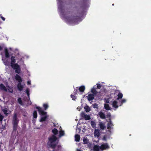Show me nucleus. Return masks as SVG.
Listing matches in <instances>:
<instances>
[{
    "mask_svg": "<svg viewBox=\"0 0 151 151\" xmlns=\"http://www.w3.org/2000/svg\"><path fill=\"white\" fill-rule=\"evenodd\" d=\"M19 120L17 118V114L15 113L14 114L13 117L12 123L13 124V129L14 131H16L18 127Z\"/></svg>",
    "mask_w": 151,
    "mask_h": 151,
    "instance_id": "7ed1b4c3",
    "label": "nucleus"
},
{
    "mask_svg": "<svg viewBox=\"0 0 151 151\" xmlns=\"http://www.w3.org/2000/svg\"><path fill=\"white\" fill-rule=\"evenodd\" d=\"M80 136L78 134H76L75 136V140L76 142H79L80 140Z\"/></svg>",
    "mask_w": 151,
    "mask_h": 151,
    "instance_id": "aec40b11",
    "label": "nucleus"
},
{
    "mask_svg": "<svg viewBox=\"0 0 151 151\" xmlns=\"http://www.w3.org/2000/svg\"><path fill=\"white\" fill-rule=\"evenodd\" d=\"M104 108L105 109L107 110H110V107L109 105L108 104H105L104 105Z\"/></svg>",
    "mask_w": 151,
    "mask_h": 151,
    "instance_id": "bb28decb",
    "label": "nucleus"
},
{
    "mask_svg": "<svg viewBox=\"0 0 151 151\" xmlns=\"http://www.w3.org/2000/svg\"><path fill=\"white\" fill-rule=\"evenodd\" d=\"M94 136L99 137L100 135L99 131L98 129H95L94 132Z\"/></svg>",
    "mask_w": 151,
    "mask_h": 151,
    "instance_id": "2eb2a0df",
    "label": "nucleus"
},
{
    "mask_svg": "<svg viewBox=\"0 0 151 151\" xmlns=\"http://www.w3.org/2000/svg\"><path fill=\"white\" fill-rule=\"evenodd\" d=\"M15 79L18 82V83H21L22 81V78L17 74L15 76Z\"/></svg>",
    "mask_w": 151,
    "mask_h": 151,
    "instance_id": "0eeeda50",
    "label": "nucleus"
},
{
    "mask_svg": "<svg viewBox=\"0 0 151 151\" xmlns=\"http://www.w3.org/2000/svg\"><path fill=\"white\" fill-rule=\"evenodd\" d=\"M126 101V100L124 99H123L121 101V103L122 104L123 103H125Z\"/></svg>",
    "mask_w": 151,
    "mask_h": 151,
    "instance_id": "c03bdc74",
    "label": "nucleus"
},
{
    "mask_svg": "<svg viewBox=\"0 0 151 151\" xmlns=\"http://www.w3.org/2000/svg\"><path fill=\"white\" fill-rule=\"evenodd\" d=\"M0 89L2 90H4L5 91H7V89L3 84H0Z\"/></svg>",
    "mask_w": 151,
    "mask_h": 151,
    "instance_id": "f3484780",
    "label": "nucleus"
},
{
    "mask_svg": "<svg viewBox=\"0 0 151 151\" xmlns=\"http://www.w3.org/2000/svg\"><path fill=\"white\" fill-rule=\"evenodd\" d=\"M36 108L38 110L40 115L42 116H47V112L42 110L40 107L39 106H37Z\"/></svg>",
    "mask_w": 151,
    "mask_h": 151,
    "instance_id": "39448f33",
    "label": "nucleus"
},
{
    "mask_svg": "<svg viewBox=\"0 0 151 151\" xmlns=\"http://www.w3.org/2000/svg\"><path fill=\"white\" fill-rule=\"evenodd\" d=\"M83 141L84 144H87L89 142L88 139L86 137H84Z\"/></svg>",
    "mask_w": 151,
    "mask_h": 151,
    "instance_id": "5701e85b",
    "label": "nucleus"
},
{
    "mask_svg": "<svg viewBox=\"0 0 151 151\" xmlns=\"http://www.w3.org/2000/svg\"><path fill=\"white\" fill-rule=\"evenodd\" d=\"M93 107L94 108H96L98 109V104L96 103H94L93 104Z\"/></svg>",
    "mask_w": 151,
    "mask_h": 151,
    "instance_id": "c9c22d12",
    "label": "nucleus"
},
{
    "mask_svg": "<svg viewBox=\"0 0 151 151\" xmlns=\"http://www.w3.org/2000/svg\"><path fill=\"white\" fill-rule=\"evenodd\" d=\"M106 117L109 118V120H111V114L109 113L106 115Z\"/></svg>",
    "mask_w": 151,
    "mask_h": 151,
    "instance_id": "72a5a7b5",
    "label": "nucleus"
},
{
    "mask_svg": "<svg viewBox=\"0 0 151 151\" xmlns=\"http://www.w3.org/2000/svg\"><path fill=\"white\" fill-rule=\"evenodd\" d=\"M99 125L100 128L101 129H104V128L105 127L104 125V124L102 123V122H101L100 123Z\"/></svg>",
    "mask_w": 151,
    "mask_h": 151,
    "instance_id": "4be33fe9",
    "label": "nucleus"
},
{
    "mask_svg": "<svg viewBox=\"0 0 151 151\" xmlns=\"http://www.w3.org/2000/svg\"><path fill=\"white\" fill-rule=\"evenodd\" d=\"M74 92L73 93L74 95H76L78 93V89H75L74 90Z\"/></svg>",
    "mask_w": 151,
    "mask_h": 151,
    "instance_id": "e433bc0d",
    "label": "nucleus"
},
{
    "mask_svg": "<svg viewBox=\"0 0 151 151\" xmlns=\"http://www.w3.org/2000/svg\"><path fill=\"white\" fill-rule=\"evenodd\" d=\"M85 88L84 86H82L79 87L78 88V90H79V91L80 92L82 93L83 92L85 91Z\"/></svg>",
    "mask_w": 151,
    "mask_h": 151,
    "instance_id": "dca6fc26",
    "label": "nucleus"
},
{
    "mask_svg": "<svg viewBox=\"0 0 151 151\" xmlns=\"http://www.w3.org/2000/svg\"><path fill=\"white\" fill-rule=\"evenodd\" d=\"M1 110L5 114L7 115L8 114L7 113L9 110L8 107L5 106L1 107Z\"/></svg>",
    "mask_w": 151,
    "mask_h": 151,
    "instance_id": "1a4fd4ad",
    "label": "nucleus"
},
{
    "mask_svg": "<svg viewBox=\"0 0 151 151\" xmlns=\"http://www.w3.org/2000/svg\"><path fill=\"white\" fill-rule=\"evenodd\" d=\"M109 146L108 144L107 143H104L102 144L100 146H99V148L101 150H105L106 149H109Z\"/></svg>",
    "mask_w": 151,
    "mask_h": 151,
    "instance_id": "423d86ee",
    "label": "nucleus"
},
{
    "mask_svg": "<svg viewBox=\"0 0 151 151\" xmlns=\"http://www.w3.org/2000/svg\"><path fill=\"white\" fill-rule=\"evenodd\" d=\"M4 52L5 54V56L6 58H9L10 56L8 50L6 48L4 49Z\"/></svg>",
    "mask_w": 151,
    "mask_h": 151,
    "instance_id": "4468645a",
    "label": "nucleus"
},
{
    "mask_svg": "<svg viewBox=\"0 0 151 151\" xmlns=\"http://www.w3.org/2000/svg\"><path fill=\"white\" fill-rule=\"evenodd\" d=\"M102 139L103 140L106 141L107 140V136L106 135H104Z\"/></svg>",
    "mask_w": 151,
    "mask_h": 151,
    "instance_id": "a19ab883",
    "label": "nucleus"
},
{
    "mask_svg": "<svg viewBox=\"0 0 151 151\" xmlns=\"http://www.w3.org/2000/svg\"><path fill=\"white\" fill-rule=\"evenodd\" d=\"M75 95L73 94H71L70 95L71 98L72 99V100H75L76 99L77 97L76 96H75Z\"/></svg>",
    "mask_w": 151,
    "mask_h": 151,
    "instance_id": "7c9ffc66",
    "label": "nucleus"
},
{
    "mask_svg": "<svg viewBox=\"0 0 151 151\" xmlns=\"http://www.w3.org/2000/svg\"><path fill=\"white\" fill-rule=\"evenodd\" d=\"M11 66L14 70H15V72L17 74H19L21 72V69L20 66L17 63L11 65Z\"/></svg>",
    "mask_w": 151,
    "mask_h": 151,
    "instance_id": "20e7f679",
    "label": "nucleus"
},
{
    "mask_svg": "<svg viewBox=\"0 0 151 151\" xmlns=\"http://www.w3.org/2000/svg\"><path fill=\"white\" fill-rule=\"evenodd\" d=\"M86 115L85 113L83 112H82L81 114V116L83 118H84Z\"/></svg>",
    "mask_w": 151,
    "mask_h": 151,
    "instance_id": "58836bf2",
    "label": "nucleus"
},
{
    "mask_svg": "<svg viewBox=\"0 0 151 151\" xmlns=\"http://www.w3.org/2000/svg\"><path fill=\"white\" fill-rule=\"evenodd\" d=\"M52 132L54 134L48 138L47 144V147L48 149L51 148L52 149V151H59L61 148L60 145H58L56 142L58 138L56 135L58 134V131L55 128L52 130Z\"/></svg>",
    "mask_w": 151,
    "mask_h": 151,
    "instance_id": "f03ea898",
    "label": "nucleus"
},
{
    "mask_svg": "<svg viewBox=\"0 0 151 151\" xmlns=\"http://www.w3.org/2000/svg\"><path fill=\"white\" fill-rule=\"evenodd\" d=\"M33 117L35 118H36L37 117V112L36 111H34L33 113Z\"/></svg>",
    "mask_w": 151,
    "mask_h": 151,
    "instance_id": "c756f323",
    "label": "nucleus"
},
{
    "mask_svg": "<svg viewBox=\"0 0 151 151\" xmlns=\"http://www.w3.org/2000/svg\"><path fill=\"white\" fill-rule=\"evenodd\" d=\"M118 97L117 99V100L119 99H121L123 97V94L122 93L119 92L118 95Z\"/></svg>",
    "mask_w": 151,
    "mask_h": 151,
    "instance_id": "b1692460",
    "label": "nucleus"
},
{
    "mask_svg": "<svg viewBox=\"0 0 151 151\" xmlns=\"http://www.w3.org/2000/svg\"><path fill=\"white\" fill-rule=\"evenodd\" d=\"M3 118L4 116L1 114H0V122H1L2 121Z\"/></svg>",
    "mask_w": 151,
    "mask_h": 151,
    "instance_id": "37998d69",
    "label": "nucleus"
},
{
    "mask_svg": "<svg viewBox=\"0 0 151 151\" xmlns=\"http://www.w3.org/2000/svg\"><path fill=\"white\" fill-rule=\"evenodd\" d=\"M27 84L28 85L30 84V81H28L27 82Z\"/></svg>",
    "mask_w": 151,
    "mask_h": 151,
    "instance_id": "de8ad7c7",
    "label": "nucleus"
},
{
    "mask_svg": "<svg viewBox=\"0 0 151 151\" xmlns=\"http://www.w3.org/2000/svg\"><path fill=\"white\" fill-rule=\"evenodd\" d=\"M98 114L99 115L100 118L102 119H105L106 116L105 114L102 111H101L99 112Z\"/></svg>",
    "mask_w": 151,
    "mask_h": 151,
    "instance_id": "9d476101",
    "label": "nucleus"
},
{
    "mask_svg": "<svg viewBox=\"0 0 151 151\" xmlns=\"http://www.w3.org/2000/svg\"><path fill=\"white\" fill-rule=\"evenodd\" d=\"M0 17L1 18L3 21H4L5 20V18L3 17L1 15H0Z\"/></svg>",
    "mask_w": 151,
    "mask_h": 151,
    "instance_id": "a18cd8bd",
    "label": "nucleus"
},
{
    "mask_svg": "<svg viewBox=\"0 0 151 151\" xmlns=\"http://www.w3.org/2000/svg\"><path fill=\"white\" fill-rule=\"evenodd\" d=\"M18 103L20 104H22V103L21 99L20 98L18 99Z\"/></svg>",
    "mask_w": 151,
    "mask_h": 151,
    "instance_id": "ea45409f",
    "label": "nucleus"
},
{
    "mask_svg": "<svg viewBox=\"0 0 151 151\" xmlns=\"http://www.w3.org/2000/svg\"><path fill=\"white\" fill-rule=\"evenodd\" d=\"M88 1V0H82L78 3V4L80 6L81 9H82V11L80 12L78 10H77L76 16L65 17V18L67 23L75 24L81 21V18L85 13L84 10L87 6Z\"/></svg>",
    "mask_w": 151,
    "mask_h": 151,
    "instance_id": "f257e3e1",
    "label": "nucleus"
},
{
    "mask_svg": "<svg viewBox=\"0 0 151 151\" xmlns=\"http://www.w3.org/2000/svg\"><path fill=\"white\" fill-rule=\"evenodd\" d=\"M113 126L112 122L111 120H109L107 123V128L108 129H111V127Z\"/></svg>",
    "mask_w": 151,
    "mask_h": 151,
    "instance_id": "f8f14e48",
    "label": "nucleus"
},
{
    "mask_svg": "<svg viewBox=\"0 0 151 151\" xmlns=\"http://www.w3.org/2000/svg\"><path fill=\"white\" fill-rule=\"evenodd\" d=\"M95 95L93 94H89L88 96H86L87 99L89 101H92L93 100L95 97Z\"/></svg>",
    "mask_w": 151,
    "mask_h": 151,
    "instance_id": "6e6552de",
    "label": "nucleus"
},
{
    "mask_svg": "<svg viewBox=\"0 0 151 151\" xmlns=\"http://www.w3.org/2000/svg\"><path fill=\"white\" fill-rule=\"evenodd\" d=\"M112 106L113 107L116 108H117L118 106L117 105V102L116 101H113L112 103Z\"/></svg>",
    "mask_w": 151,
    "mask_h": 151,
    "instance_id": "a211bd4d",
    "label": "nucleus"
},
{
    "mask_svg": "<svg viewBox=\"0 0 151 151\" xmlns=\"http://www.w3.org/2000/svg\"><path fill=\"white\" fill-rule=\"evenodd\" d=\"M2 60L3 61L4 65H8V62L7 61H5L3 59H2Z\"/></svg>",
    "mask_w": 151,
    "mask_h": 151,
    "instance_id": "79ce46f5",
    "label": "nucleus"
},
{
    "mask_svg": "<svg viewBox=\"0 0 151 151\" xmlns=\"http://www.w3.org/2000/svg\"><path fill=\"white\" fill-rule=\"evenodd\" d=\"M2 49V47L0 45V51H1Z\"/></svg>",
    "mask_w": 151,
    "mask_h": 151,
    "instance_id": "49530a36",
    "label": "nucleus"
},
{
    "mask_svg": "<svg viewBox=\"0 0 151 151\" xmlns=\"http://www.w3.org/2000/svg\"><path fill=\"white\" fill-rule=\"evenodd\" d=\"M106 103H109V101L108 100H106Z\"/></svg>",
    "mask_w": 151,
    "mask_h": 151,
    "instance_id": "09e8293b",
    "label": "nucleus"
},
{
    "mask_svg": "<svg viewBox=\"0 0 151 151\" xmlns=\"http://www.w3.org/2000/svg\"><path fill=\"white\" fill-rule=\"evenodd\" d=\"M64 132L63 130H61L59 131V137H60L64 135Z\"/></svg>",
    "mask_w": 151,
    "mask_h": 151,
    "instance_id": "cd10ccee",
    "label": "nucleus"
},
{
    "mask_svg": "<svg viewBox=\"0 0 151 151\" xmlns=\"http://www.w3.org/2000/svg\"><path fill=\"white\" fill-rule=\"evenodd\" d=\"M91 92L93 93L92 94H94L95 95H96L97 93V91L96 89V88H94V87L91 89Z\"/></svg>",
    "mask_w": 151,
    "mask_h": 151,
    "instance_id": "412c9836",
    "label": "nucleus"
},
{
    "mask_svg": "<svg viewBox=\"0 0 151 151\" xmlns=\"http://www.w3.org/2000/svg\"><path fill=\"white\" fill-rule=\"evenodd\" d=\"M84 109H85V111L86 112H89L90 110V109L88 106H85L84 107Z\"/></svg>",
    "mask_w": 151,
    "mask_h": 151,
    "instance_id": "a878e982",
    "label": "nucleus"
},
{
    "mask_svg": "<svg viewBox=\"0 0 151 151\" xmlns=\"http://www.w3.org/2000/svg\"><path fill=\"white\" fill-rule=\"evenodd\" d=\"M17 87L18 90L21 91L23 90V86L22 85L21 83H18L17 85Z\"/></svg>",
    "mask_w": 151,
    "mask_h": 151,
    "instance_id": "9b49d317",
    "label": "nucleus"
},
{
    "mask_svg": "<svg viewBox=\"0 0 151 151\" xmlns=\"http://www.w3.org/2000/svg\"><path fill=\"white\" fill-rule=\"evenodd\" d=\"M91 124L92 127H95L96 126V125L95 122L94 121H91Z\"/></svg>",
    "mask_w": 151,
    "mask_h": 151,
    "instance_id": "2f4dec72",
    "label": "nucleus"
},
{
    "mask_svg": "<svg viewBox=\"0 0 151 151\" xmlns=\"http://www.w3.org/2000/svg\"><path fill=\"white\" fill-rule=\"evenodd\" d=\"M26 93L27 96L29 97V91L28 88H27L26 89Z\"/></svg>",
    "mask_w": 151,
    "mask_h": 151,
    "instance_id": "473e14b6",
    "label": "nucleus"
},
{
    "mask_svg": "<svg viewBox=\"0 0 151 151\" xmlns=\"http://www.w3.org/2000/svg\"><path fill=\"white\" fill-rule=\"evenodd\" d=\"M99 147L96 145H94L93 147L94 151H99Z\"/></svg>",
    "mask_w": 151,
    "mask_h": 151,
    "instance_id": "6ab92c4d",
    "label": "nucleus"
},
{
    "mask_svg": "<svg viewBox=\"0 0 151 151\" xmlns=\"http://www.w3.org/2000/svg\"><path fill=\"white\" fill-rule=\"evenodd\" d=\"M47 117V116H42L40 119V121L42 122L45 121Z\"/></svg>",
    "mask_w": 151,
    "mask_h": 151,
    "instance_id": "393cba45",
    "label": "nucleus"
},
{
    "mask_svg": "<svg viewBox=\"0 0 151 151\" xmlns=\"http://www.w3.org/2000/svg\"><path fill=\"white\" fill-rule=\"evenodd\" d=\"M54 127H55V125H54Z\"/></svg>",
    "mask_w": 151,
    "mask_h": 151,
    "instance_id": "3c124183",
    "label": "nucleus"
},
{
    "mask_svg": "<svg viewBox=\"0 0 151 151\" xmlns=\"http://www.w3.org/2000/svg\"><path fill=\"white\" fill-rule=\"evenodd\" d=\"M77 151H82L80 149H77Z\"/></svg>",
    "mask_w": 151,
    "mask_h": 151,
    "instance_id": "8fccbe9b",
    "label": "nucleus"
},
{
    "mask_svg": "<svg viewBox=\"0 0 151 151\" xmlns=\"http://www.w3.org/2000/svg\"><path fill=\"white\" fill-rule=\"evenodd\" d=\"M11 65L14 64L16 62V60L15 59V57L14 56H12L11 57Z\"/></svg>",
    "mask_w": 151,
    "mask_h": 151,
    "instance_id": "ddd939ff",
    "label": "nucleus"
},
{
    "mask_svg": "<svg viewBox=\"0 0 151 151\" xmlns=\"http://www.w3.org/2000/svg\"><path fill=\"white\" fill-rule=\"evenodd\" d=\"M84 118L85 120H90L91 119V117L89 115L86 114Z\"/></svg>",
    "mask_w": 151,
    "mask_h": 151,
    "instance_id": "c85d7f7f",
    "label": "nucleus"
},
{
    "mask_svg": "<svg viewBox=\"0 0 151 151\" xmlns=\"http://www.w3.org/2000/svg\"><path fill=\"white\" fill-rule=\"evenodd\" d=\"M43 106L45 110H46L47 109L48 107V105L47 104H44L43 105Z\"/></svg>",
    "mask_w": 151,
    "mask_h": 151,
    "instance_id": "f704fd0d",
    "label": "nucleus"
},
{
    "mask_svg": "<svg viewBox=\"0 0 151 151\" xmlns=\"http://www.w3.org/2000/svg\"><path fill=\"white\" fill-rule=\"evenodd\" d=\"M101 85L100 84H99L98 83L97 84V89H100L101 88Z\"/></svg>",
    "mask_w": 151,
    "mask_h": 151,
    "instance_id": "4c0bfd02",
    "label": "nucleus"
}]
</instances>
